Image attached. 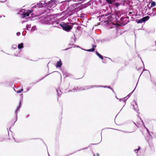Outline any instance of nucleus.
Listing matches in <instances>:
<instances>
[{
  "label": "nucleus",
  "instance_id": "f3484780",
  "mask_svg": "<svg viewBox=\"0 0 156 156\" xmlns=\"http://www.w3.org/2000/svg\"><path fill=\"white\" fill-rule=\"evenodd\" d=\"M135 103V105H133V108L134 109L135 111H136V112H137L138 111H139V109L138 108V105L136 103V102L135 101H134Z\"/></svg>",
  "mask_w": 156,
  "mask_h": 156
},
{
  "label": "nucleus",
  "instance_id": "a19ab883",
  "mask_svg": "<svg viewBox=\"0 0 156 156\" xmlns=\"http://www.w3.org/2000/svg\"><path fill=\"white\" fill-rule=\"evenodd\" d=\"M101 137L102 138V136H101ZM101 140H102V139H101V140L98 143H97V144H92V145H97L98 144H99L101 141Z\"/></svg>",
  "mask_w": 156,
  "mask_h": 156
},
{
  "label": "nucleus",
  "instance_id": "412c9836",
  "mask_svg": "<svg viewBox=\"0 0 156 156\" xmlns=\"http://www.w3.org/2000/svg\"><path fill=\"white\" fill-rule=\"evenodd\" d=\"M96 54L101 59L103 60L104 59L103 56L101 55L98 51H95Z\"/></svg>",
  "mask_w": 156,
  "mask_h": 156
},
{
  "label": "nucleus",
  "instance_id": "bb28decb",
  "mask_svg": "<svg viewBox=\"0 0 156 156\" xmlns=\"http://www.w3.org/2000/svg\"><path fill=\"white\" fill-rule=\"evenodd\" d=\"M95 48H92L90 49H87L86 51L88 52H94L95 51Z\"/></svg>",
  "mask_w": 156,
  "mask_h": 156
},
{
  "label": "nucleus",
  "instance_id": "9d476101",
  "mask_svg": "<svg viewBox=\"0 0 156 156\" xmlns=\"http://www.w3.org/2000/svg\"><path fill=\"white\" fill-rule=\"evenodd\" d=\"M105 1L108 4H111L115 6L117 9H118V7L120 5L119 3L116 2L113 0H105Z\"/></svg>",
  "mask_w": 156,
  "mask_h": 156
},
{
  "label": "nucleus",
  "instance_id": "f257e3e1",
  "mask_svg": "<svg viewBox=\"0 0 156 156\" xmlns=\"http://www.w3.org/2000/svg\"><path fill=\"white\" fill-rule=\"evenodd\" d=\"M46 19L47 20L48 22L47 23L50 24H52L53 25L52 27H57L58 28H60L59 26L61 27V23H59L57 20V19L51 16H48L46 17Z\"/></svg>",
  "mask_w": 156,
  "mask_h": 156
},
{
  "label": "nucleus",
  "instance_id": "8fccbe9b",
  "mask_svg": "<svg viewBox=\"0 0 156 156\" xmlns=\"http://www.w3.org/2000/svg\"><path fill=\"white\" fill-rule=\"evenodd\" d=\"M31 88V87H30L27 88V91L26 92H27L29 91L30 89Z\"/></svg>",
  "mask_w": 156,
  "mask_h": 156
},
{
  "label": "nucleus",
  "instance_id": "a878e982",
  "mask_svg": "<svg viewBox=\"0 0 156 156\" xmlns=\"http://www.w3.org/2000/svg\"><path fill=\"white\" fill-rule=\"evenodd\" d=\"M33 9H32V7L31 8V9L28 10L26 11L27 13L28 14V16H29L30 14L32 12H34V10H33Z\"/></svg>",
  "mask_w": 156,
  "mask_h": 156
},
{
  "label": "nucleus",
  "instance_id": "4be33fe9",
  "mask_svg": "<svg viewBox=\"0 0 156 156\" xmlns=\"http://www.w3.org/2000/svg\"><path fill=\"white\" fill-rule=\"evenodd\" d=\"M24 47L23 44V43H21L19 44L18 45V48L19 49H22Z\"/></svg>",
  "mask_w": 156,
  "mask_h": 156
},
{
  "label": "nucleus",
  "instance_id": "0eeeda50",
  "mask_svg": "<svg viewBox=\"0 0 156 156\" xmlns=\"http://www.w3.org/2000/svg\"><path fill=\"white\" fill-rule=\"evenodd\" d=\"M72 1L70 3V5H69V8H68V11L69 13V16H71L72 15V11L75 9L76 5H77V3H72Z\"/></svg>",
  "mask_w": 156,
  "mask_h": 156
},
{
  "label": "nucleus",
  "instance_id": "b1692460",
  "mask_svg": "<svg viewBox=\"0 0 156 156\" xmlns=\"http://www.w3.org/2000/svg\"><path fill=\"white\" fill-rule=\"evenodd\" d=\"M151 6L149 9H151V7L155 6L156 5V2L154 1H151Z\"/></svg>",
  "mask_w": 156,
  "mask_h": 156
},
{
  "label": "nucleus",
  "instance_id": "37998d69",
  "mask_svg": "<svg viewBox=\"0 0 156 156\" xmlns=\"http://www.w3.org/2000/svg\"><path fill=\"white\" fill-rule=\"evenodd\" d=\"M144 127L146 129H147V132L148 133L149 132H150V131H149V129L145 127V126H144Z\"/></svg>",
  "mask_w": 156,
  "mask_h": 156
},
{
  "label": "nucleus",
  "instance_id": "2f4dec72",
  "mask_svg": "<svg viewBox=\"0 0 156 156\" xmlns=\"http://www.w3.org/2000/svg\"><path fill=\"white\" fill-rule=\"evenodd\" d=\"M14 91L15 92H17V93H20L23 90V89H20L19 90H17V91H16V90H15V89H14Z\"/></svg>",
  "mask_w": 156,
  "mask_h": 156
},
{
  "label": "nucleus",
  "instance_id": "1a4fd4ad",
  "mask_svg": "<svg viewBox=\"0 0 156 156\" xmlns=\"http://www.w3.org/2000/svg\"><path fill=\"white\" fill-rule=\"evenodd\" d=\"M150 18L149 16H146L143 17L140 19H136V22L138 23H142L147 21Z\"/></svg>",
  "mask_w": 156,
  "mask_h": 156
},
{
  "label": "nucleus",
  "instance_id": "c85d7f7f",
  "mask_svg": "<svg viewBox=\"0 0 156 156\" xmlns=\"http://www.w3.org/2000/svg\"><path fill=\"white\" fill-rule=\"evenodd\" d=\"M31 28V25L30 24H27L26 26V28L25 30H30L29 29Z\"/></svg>",
  "mask_w": 156,
  "mask_h": 156
},
{
  "label": "nucleus",
  "instance_id": "423d86ee",
  "mask_svg": "<svg viewBox=\"0 0 156 156\" xmlns=\"http://www.w3.org/2000/svg\"><path fill=\"white\" fill-rule=\"evenodd\" d=\"M61 27L62 28L63 30L67 32L70 31L72 28V27L69 24V23H65L64 22L61 23Z\"/></svg>",
  "mask_w": 156,
  "mask_h": 156
},
{
  "label": "nucleus",
  "instance_id": "393cba45",
  "mask_svg": "<svg viewBox=\"0 0 156 156\" xmlns=\"http://www.w3.org/2000/svg\"><path fill=\"white\" fill-rule=\"evenodd\" d=\"M36 30H37V28H36V26H34L32 27L31 29H30V32H33Z\"/></svg>",
  "mask_w": 156,
  "mask_h": 156
},
{
  "label": "nucleus",
  "instance_id": "aec40b11",
  "mask_svg": "<svg viewBox=\"0 0 156 156\" xmlns=\"http://www.w3.org/2000/svg\"><path fill=\"white\" fill-rule=\"evenodd\" d=\"M73 37H71V39L70 41V42L72 43H75L76 39L74 34H73Z\"/></svg>",
  "mask_w": 156,
  "mask_h": 156
},
{
  "label": "nucleus",
  "instance_id": "774afa93",
  "mask_svg": "<svg viewBox=\"0 0 156 156\" xmlns=\"http://www.w3.org/2000/svg\"><path fill=\"white\" fill-rule=\"evenodd\" d=\"M20 107H20V106H18L16 108H17V109H19H19H20Z\"/></svg>",
  "mask_w": 156,
  "mask_h": 156
},
{
  "label": "nucleus",
  "instance_id": "7ed1b4c3",
  "mask_svg": "<svg viewBox=\"0 0 156 156\" xmlns=\"http://www.w3.org/2000/svg\"><path fill=\"white\" fill-rule=\"evenodd\" d=\"M47 2L46 1H41L39 3H37L32 6V9H37L46 6Z\"/></svg>",
  "mask_w": 156,
  "mask_h": 156
},
{
  "label": "nucleus",
  "instance_id": "e433bc0d",
  "mask_svg": "<svg viewBox=\"0 0 156 156\" xmlns=\"http://www.w3.org/2000/svg\"><path fill=\"white\" fill-rule=\"evenodd\" d=\"M26 30H24L22 32V35L23 36H24L26 35Z\"/></svg>",
  "mask_w": 156,
  "mask_h": 156
},
{
  "label": "nucleus",
  "instance_id": "a211bd4d",
  "mask_svg": "<svg viewBox=\"0 0 156 156\" xmlns=\"http://www.w3.org/2000/svg\"><path fill=\"white\" fill-rule=\"evenodd\" d=\"M28 16H29L28 14L26 12H23V13L21 14V17L22 18H26Z\"/></svg>",
  "mask_w": 156,
  "mask_h": 156
},
{
  "label": "nucleus",
  "instance_id": "4c0bfd02",
  "mask_svg": "<svg viewBox=\"0 0 156 156\" xmlns=\"http://www.w3.org/2000/svg\"><path fill=\"white\" fill-rule=\"evenodd\" d=\"M16 47H17V45H16V44H13L12 46V48H13L15 49L16 48Z\"/></svg>",
  "mask_w": 156,
  "mask_h": 156
},
{
  "label": "nucleus",
  "instance_id": "ea45409f",
  "mask_svg": "<svg viewBox=\"0 0 156 156\" xmlns=\"http://www.w3.org/2000/svg\"><path fill=\"white\" fill-rule=\"evenodd\" d=\"M145 71H148L149 72L148 70L145 69L144 68L143 69V71H142V73H141L140 76L141 75V74H142L143 72ZM149 73H150V72H149Z\"/></svg>",
  "mask_w": 156,
  "mask_h": 156
},
{
  "label": "nucleus",
  "instance_id": "3c124183",
  "mask_svg": "<svg viewBox=\"0 0 156 156\" xmlns=\"http://www.w3.org/2000/svg\"><path fill=\"white\" fill-rule=\"evenodd\" d=\"M87 148H88V147H85L84 148H83L82 149H80V150H78V151H80L81 150H84V149H87Z\"/></svg>",
  "mask_w": 156,
  "mask_h": 156
},
{
  "label": "nucleus",
  "instance_id": "603ef678",
  "mask_svg": "<svg viewBox=\"0 0 156 156\" xmlns=\"http://www.w3.org/2000/svg\"><path fill=\"white\" fill-rule=\"evenodd\" d=\"M15 120H16V121H15V122L17 120V115H15Z\"/></svg>",
  "mask_w": 156,
  "mask_h": 156
},
{
  "label": "nucleus",
  "instance_id": "338daca9",
  "mask_svg": "<svg viewBox=\"0 0 156 156\" xmlns=\"http://www.w3.org/2000/svg\"><path fill=\"white\" fill-rule=\"evenodd\" d=\"M152 10L154 11H156V8H153L152 9Z\"/></svg>",
  "mask_w": 156,
  "mask_h": 156
},
{
  "label": "nucleus",
  "instance_id": "4468645a",
  "mask_svg": "<svg viewBox=\"0 0 156 156\" xmlns=\"http://www.w3.org/2000/svg\"><path fill=\"white\" fill-rule=\"evenodd\" d=\"M146 140L147 141L149 146L151 145L152 140V136H147V138H146Z\"/></svg>",
  "mask_w": 156,
  "mask_h": 156
},
{
  "label": "nucleus",
  "instance_id": "0e129e2a",
  "mask_svg": "<svg viewBox=\"0 0 156 156\" xmlns=\"http://www.w3.org/2000/svg\"><path fill=\"white\" fill-rule=\"evenodd\" d=\"M3 139L1 137V136H0V142H2L3 141Z\"/></svg>",
  "mask_w": 156,
  "mask_h": 156
},
{
  "label": "nucleus",
  "instance_id": "13d9d810",
  "mask_svg": "<svg viewBox=\"0 0 156 156\" xmlns=\"http://www.w3.org/2000/svg\"><path fill=\"white\" fill-rule=\"evenodd\" d=\"M119 101L121 102L122 101H123V98H119V99H118Z\"/></svg>",
  "mask_w": 156,
  "mask_h": 156
},
{
  "label": "nucleus",
  "instance_id": "c9c22d12",
  "mask_svg": "<svg viewBox=\"0 0 156 156\" xmlns=\"http://www.w3.org/2000/svg\"><path fill=\"white\" fill-rule=\"evenodd\" d=\"M51 73H48V74H47V75H46L44 77H43L41 79H40L39 81H38V82L39 81H40L41 80L43 79L45 77H46L47 76H48V75L49 74H50Z\"/></svg>",
  "mask_w": 156,
  "mask_h": 156
},
{
  "label": "nucleus",
  "instance_id": "a18cd8bd",
  "mask_svg": "<svg viewBox=\"0 0 156 156\" xmlns=\"http://www.w3.org/2000/svg\"><path fill=\"white\" fill-rule=\"evenodd\" d=\"M92 48H95L96 47V45L94 44H92Z\"/></svg>",
  "mask_w": 156,
  "mask_h": 156
},
{
  "label": "nucleus",
  "instance_id": "c756f323",
  "mask_svg": "<svg viewBox=\"0 0 156 156\" xmlns=\"http://www.w3.org/2000/svg\"><path fill=\"white\" fill-rule=\"evenodd\" d=\"M129 22V21H128V22L126 23L122 22L120 24V26L121 27H123V26L126 25V24H127Z\"/></svg>",
  "mask_w": 156,
  "mask_h": 156
},
{
  "label": "nucleus",
  "instance_id": "dca6fc26",
  "mask_svg": "<svg viewBox=\"0 0 156 156\" xmlns=\"http://www.w3.org/2000/svg\"><path fill=\"white\" fill-rule=\"evenodd\" d=\"M62 64V62L61 59H60L59 61H57L56 64L55 66L56 68H60Z\"/></svg>",
  "mask_w": 156,
  "mask_h": 156
},
{
  "label": "nucleus",
  "instance_id": "6e6d98bb",
  "mask_svg": "<svg viewBox=\"0 0 156 156\" xmlns=\"http://www.w3.org/2000/svg\"><path fill=\"white\" fill-rule=\"evenodd\" d=\"M21 104H22L21 101H20V102H19L18 106H20V107H21Z\"/></svg>",
  "mask_w": 156,
  "mask_h": 156
},
{
  "label": "nucleus",
  "instance_id": "6ab92c4d",
  "mask_svg": "<svg viewBox=\"0 0 156 156\" xmlns=\"http://www.w3.org/2000/svg\"><path fill=\"white\" fill-rule=\"evenodd\" d=\"M89 5H90V4L88 3H84V4H81L80 7H81V8H82V9L84 8H86Z\"/></svg>",
  "mask_w": 156,
  "mask_h": 156
},
{
  "label": "nucleus",
  "instance_id": "72a5a7b5",
  "mask_svg": "<svg viewBox=\"0 0 156 156\" xmlns=\"http://www.w3.org/2000/svg\"><path fill=\"white\" fill-rule=\"evenodd\" d=\"M64 74L66 75V77H69L72 76L71 74L68 73H64Z\"/></svg>",
  "mask_w": 156,
  "mask_h": 156
},
{
  "label": "nucleus",
  "instance_id": "f8f14e48",
  "mask_svg": "<svg viewBox=\"0 0 156 156\" xmlns=\"http://www.w3.org/2000/svg\"><path fill=\"white\" fill-rule=\"evenodd\" d=\"M77 5H76L75 9L72 11V15L75 12H76L82 9V8L80 7L81 4L80 3H77Z\"/></svg>",
  "mask_w": 156,
  "mask_h": 156
},
{
  "label": "nucleus",
  "instance_id": "cd10ccee",
  "mask_svg": "<svg viewBox=\"0 0 156 156\" xmlns=\"http://www.w3.org/2000/svg\"><path fill=\"white\" fill-rule=\"evenodd\" d=\"M96 87L97 86H92V85H91V86H86V87L87 88H86L87 89H88L92 88L93 87Z\"/></svg>",
  "mask_w": 156,
  "mask_h": 156
},
{
  "label": "nucleus",
  "instance_id": "ddd939ff",
  "mask_svg": "<svg viewBox=\"0 0 156 156\" xmlns=\"http://www.w3.org/2000/svg\"><path fill=\"white\" fill-rule=\"evenodd\" d=\"M139 79H138V81H139ZM138 81L137 82V83L136 86L135 88H134V89H133V90L127 96V97H128V98L126 99H124L123 102L125 103V105L123 106V107H124V106L125 105L126 103V102L127 100L130 96L132 95V94L134 92V91L135 90L136 87V86L137 85V84L138 83Z\"/></svg>",
  "mask_w": 156,
  "mask_h": 156
},
{
  "label": "nucleus",
  "instance_id": "f03ea898",
  "mask_svg": "<svg viewBox=\"0 0 156 156\" xmlns=\"http://www.w3.org/2000/svg\"><path fill=\"white\" fill-rule=\"evenodd\" d=\"M110 12H108L107 14L101 15L100 17L102 18V17L107 16H108L106 17V19H107L106 21H108V22H113L115 21L116 19H117L118 18H119L121 16L120 14H116L115 15L113 14L110 15Z\"/></svg>",
  "mask_w": 156,
  "mask_h": 156
},
{
  "label": "nucleus",
  "instance_id": "2eb2a0df",
  "mask_svg": "<svg viewBox=\"0 0 156 156\" xmlns=\"http://www.w3.org/2000/svg\"><path fill=\"white\" fill-rule=\"evenodd\" d=\"M31 15L32 16L28 17L27 18H26V19H27L26 20L23 21L22 22V23L27 22L28 20H32L33 18L37 16V15H35V14H34V15L33 16V13L31 14Z\"/></svg>",
  "mask_w": 156,
  "mask_h": 156
},
{
  "label": "nucleus",
  "instance_id": "864d4df0",
  "mask_svg": "<svg viewBox=\"0 0 156 156\" xmlns=\"http://www.w3.org/2000/svg\"><path fill=\"white\" fill-rule=\"evenodd\" d=\"M16 35L17 36H19L20 34V32H17L16 34Z\"/></svg>",
  "mask_w": 156,
  "mask_h": 156
},
{
  "label": "nucleus",
  "instance_id": "20e7f679",
  "mask_svg": "<svg viewBox=\"0 0 156 156\" xmlns=\"http://www.w3.org/2000/svg\"><path fill=\"white\" fill-rule=\"evenodd\" d=\"M47 2L46 1H41L39 3H37L32 6V9H37L46 6Z\"/></svg>",
  "mask_w": 156,
  "mask_h": 156
},
{
  "label": "nucleus",
  "instance_id": "bf43d9fd",
  "mask_svg": "<svg viewBox=\"0 0 156 156\" xmlns=\"http://www.w3.org/2000/svg\"><path fill=\"white\" fill-rule=\"evenodd\" d=\"M77 87L76 88V87H74L73 88V90H76V91H77Z\"/></svg>",
  "mask_w": 156,
  "mask_h": 156
},
{
  "label": "nucleus",
  "instance_id": "69168bd1",
  "mask_svg": "<svg viewBox=\"0 0 156 156\" xmlns=\"http://www.w3.org/2000/svg\"><path fill=\"white\" fill-rule=\"evenodd\" d=\"M123 132H125V133H132V132H129V131H122Z\"/></svg>",
  "mask_w": 156,
  "mask_h": 156
},
{
  "label": "nucleus",
  "instance_id": "c03bdc74",
  "mask_svg": "<svg viewBox=\"0 0 156 156\" xmlns=\"http://www.w3.org/2000/svg\"><path fill=\"white\" fill-rule=\"evenodd\" d=\"M138 55V58L140 57V59H141V60L142 62H143V65H144V62H143V60H142L141 58V57H140V55Z\"/></svg>",
  "mask_w": 156,
  "mask_h": 156
},
{
  "label": "nucleus",
  "instance_id": "052dcab7",
  "mask_svg": "<svg viewBox=\"0 0 156 156\" xmlns=\"http://www.w3.org/2000/svg\"><path fill=\"white\" fill-rule=\"evenodd\" d=\"M72 47H69V48H66V49H64V50H65V51H66L67 50L70 48H71Z\"/></svg>",
  "mask_w": 156,
  "mask_h": 156
},
{
  "label": "nucleus",
  "instance_id": "39448f33",
  "mask_svg": "<svg viewBox=\"0 0 156 156\" xmlns=\"http://www.w3.org/2000/svg\"><path fill=\"white\" fill-rule=\"evenodd\" d=\"M47 2L46 1H41L39 3H37L32 6V9H37L46 6Z\"/></svg>",
  "mask_w": 156,
  "mask_h": 156
},
{
  "label": "nucleus",
  "instance_id": "7c9ffc66",
  "mask_svg": "<svg viewBox=\"0 0 156 156\" xmlns=\"http://www.w3.org/2000/svg\"><path fill=\"white\" fill-rule=\"evenodd\" d=\"M77 87V88L78 89V90L79 91H82L85 90V89L84 88L82 87H80L79 88H78L77 87Z\"/></svg>",
  "mask_w": 156,
  "mask_h": 156
},
{
  "label": "nucleus",
  "instance_id": "49530a36",
  "mask_svg": "<svg viewBox=\"0 0 156 156\" xmlns=\"http://www.w3.org/2000/svg\"><path fill=\"white\" fill-rule=\"evenodd\" d=\"M14 55L15 56H16V57H19V56H20L19 55V54H14Z\"/></svg>",
  "mask_w": 156,
  "mask_h": 156
},
{
  "label": "nucleus",
  "instance_id": "58836bf2",
  "mask_svg": "<svg viewBox=\"0 0 156 156\" xmlns=\"http://www.w3.org/2000/svg\"><path fill=\"white\" fill-rule=\"evenodd\" d=\"M56 91H57V94L58 96H59L60 97V95H61V94H60L58 92V90H57V89H56Z\"/></svg>",
  "mask_w": 156,
  "mask_h": 156
},
{
  "label": "nucleus",
  "instance_id": "4d7b16f0",
  "mask_svg": "<svg viewBox=\"0 0 156 156\" xmlns=\"http://www.w3.org/2000/svg\"><path fill=\"white\" fill-rule=\"evenodd\" d=\"M107 88H108V89H110L111 90L112 89V88L110 86H107Z\"/></svg>",
  "mask_w": 156,
  "mask_h": 156
},
{
  "label": "nucleus",
  "instance_id": "5fc2aeb1",
  "mask_svg": "<svg viewBox=\"0 0 156 156\" xmlns=\"http://www.w3.org/2000/svg\"><path fill=\"white\" fill-rule=\"evenodd\" d=\"M6 1V0H0V2H4Z\"/></svg>",
  "mask_w": 156,
  "mask_h": 156
},
{
  "label": "nucleus",
  "instance_id": "09e8293b",
  "mask_svg": "<svg viewBox=\"0 0 156 156\" xmlns=\"http://www.w3.org/2000/svg\"><path fill=\"white\" fill-rule=\"evenodd\" d=\"M29 116H30V115L28 114V115H26L25 116V118H27L28 117H29Z\"/></svg>",
  "mask_w": 156,
  "mask_h": 156
},
{
  "label": "nucleus",
  "instance_id": "473e14b6",
  "mask_svg": "<svg viewBox=\"0 0 156 156\" xmlns=\"http://www.w3.org/2000/svg\"><path fill=\"white\" fill-rule=\"evenodd\" d=\"M141 149L140 147V146H139L138 148L137 149H135L134 150V152L136 154L138 153V151H139Z\"/></svg>",
  "mask_w": 156,
  "mask_h": 156
},
{
  "label": "nucleus",
  "instance_id": "de8ad7c7",
  "mask_svg": "<svg viewBox=\"0 0 156 156\" xmlns=\"http://www.w3.org/2000/svg\"><path fill=\"white\" fill-rule=\"evenodd\" d=\"M98 87H104V88H107V86H102L101 85V86H98Z\"/></svg>",
  "mask_w": 156,
  "mask_h": 156
},
{
  "label": "nucleus",
  "instance_id": "6e6552de",
  "mask_svg": "<svg viewBox=\"0 0 156 156\" xmlns=\"http://www.w3.org/2000/svg\"><path fill=\"white\" fill-rule=\"evenodd\" d=\"M71 2L72 1H65L61 6L60 9H62V10L66 9V10H67L68 11V8H69V5Z\"/></svg>",
  "mask_w": 156,
  "mask_h": 156
},
{
  "label": "nucleus",
  "instance_id": "9b49d317",
  "mask_svg": "<svg viewBox=\"0 0 156 156\" xmlns=\"http://www.w3.org/2000/svg\"><path fill=\"white\" fill-rule=\"evenodd\" d=\"M56 4V2L55 0H51L47 2L46 5L48 7L51 8L52 7H55Z\"/></svg>",
  "mask_w": 156,
  "mask_h": 156
},
{
  "label": "nucleus",
  "instance_id": "f704fd0d",
  "mask_svg": "<svg viewBox=\"0 0 156 156\" xmlns=\"http://www.w3.org/2000/svg\"><path fill=\"white\" fill-rule=\"evenodd\" d=\"M19 109H17V108H16V109L15 110V115H17L18 111H19Z\"/></svg>",
  "mask_w": 156,
  "mask_h": 156
},
{
  "label": "nucleus",
  "instance_id": "79ce46f5",
  "mask_svg": "<svg viewBox=\"0 0 156 156\" xmlns=\"http://www.w3.org/2000/svg\"><path fill=\"white\" fill-rule=\"evenodd\" d=\"M72 46H75L77 48H78L80 49L81 48L80 47V46H79L75 45L74 44H72Z\"/></svg>",
  "mask_w": 156,
  "mask_h": 156
},
{
  "label": "nucleus",
  "instance_id": "5701e85b",
  "mask_svg": "<svg viewBox=\"0 0 156 156\" xmlns=\"http://www.w3.org/2000/svg\"><path fill=\"white\" fill-rule=\"evenodd\" d=\"M117 37H118V36L117 35V34H116L114 36H113L112 37H110L108 39H106L105 41H110L112 39L116 38H117Z\"/></svg>",
  "mask_w": 156,
  "mask_h": 156
},
{
  "label": "nucleus",
  "instance_id": "680f3d73",
  "mask_svg": "<svg viewBox=\"0 0 156 156\" xmlns=\"http://www.w3.org/2000/svg\"><path fill=\"white\" fill-rule=\"evenodd\" d=\"M139 118H140V120L142 122L143 125H144V122H143V120H142V119H141V118L140 117H139Z\"/></svg>",
  "mask_w": 156,
  "mask_h": 156
},
{
  "label": "nucleus",
  "instance_id": "e2e57ef3",
  "mask_svg": "<svg viewBox=\"0 0 156 156\" xmlns=\"http://www.w3.org/2000/svg\"><path fill=\"white\" fill-rule=\"evenodd\" d=\"M152 136L151 134L150 133V132H149L148 133V135L147 136Z\"/></svg>",
  "mask_w": 156,
  "mask_h": 156
}]
</instances>
